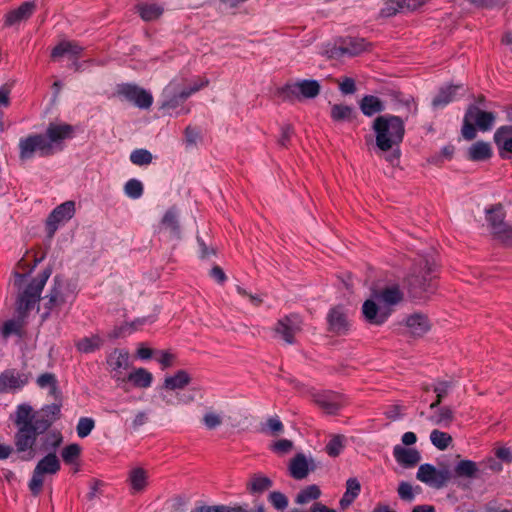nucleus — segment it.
<instances>
[{
  "label": "nucleus",
  "mask_w": 512,
  "mask_h": 512,
  "mask_svg": "<svg viewBox=\"0 0 512 512\" xmlns=\"http://www.w3.org/2000/svg\"><path fill=\"white\" fill-rule=\"evenodd\" d=\"M62 399L55 403L44 405L35 411L31 405L23 403L17 406L14 416V424L17 427L15 434V446L18 452H27L23 457L30 460L35 456L33 446L38 435L45 433L55 421L61 417Z\"/></svg>",
  "instance_id": "f257e3e1"
},
{
  "label": "nucleus",
  "mask_w": 512,
  "mask_h": 512,
  "mask_svg": "<svg viewBox=\"0 0 512 512\" xmlns=\"http://www.w3.org/2000/svg\"><path fill=\"white\" fill-rule=\"evenodd\" d=\"M404 287L414 300H425L437 290L436 265L427 257L415 259L410 272L404 280Z\"/></svg>",
  "instance_id": "f03ea898"
},
{
  "label": "nucleus",
  "mask_w": 512,
  "mask_h": 512,
  "mask_svg": "<svg viewBox=\"0 0 512 512\" xmlns=\"http://www.w3.org/2000/svg\"><path fill=\"white\" fill-rule=\"evenodd\" d=\"M372 129L375 132L376 146L383 152L399 146L405 134V124L399 116L380 115L373 121Z\"/></svg>",
  "instance_id": "7ed1b4c3"
},
{
  "label": "nucleus",
  "mask_w": 512,
  "mask_h": 512,
  "mask_svg": "<svg viewBox=\"0 0 512 512\" xmlns=\"http://www.w3.org/2000/svg\"><path fill=\"white\" fill-rule=\"evenodd\" d=\"M321 86L317 80H300L295 83H287L277 90L278 96L283 101H301L313 99L320 94Z\"/></svg>",
  "instance_id": "20e7f679"
},
{
  "label": "nucleus",
  "mask_w": 512,
  "mask_h": 512,
  "mask_svg": "<svg viewBox=\"0 0 512 512\" xmlns=\"http://www.w3.org/2000/svg\"><path fill=\"white\" fill-rule=\"evenodd\" d=\"M52 270L46 268L37 277H35L25 290L18 296L17 310L19 314L25 315L40 300L41 292L51 275Z\"/></svg>",
  "instance_id": "39448f33"
},
{
  "label": "nucleus",
  "mask_w": 512,
  "mask_h": 512,
  "mask_svg": "<svg viewBox=\"0 0 512 512\" xmlns=\"http://www.w3.org/2000/svg\"><path fill=\"white\" fill-rule=\"evenodd\" d=\"M61 469V464L54 452L48 453L36 465L28 487L31 494L36 497L40 495L44 484V475H54Z\"/></svg>",
  "instance_id": "423d86ee"
},
{
  "label": "nucleus",
  "mask_w": 512,
  "mask_h": 512,
  "mask_svg": "<svg viewBox=\"0 0 512 512\" xmlns=\"http://www.w3.org/2000/svg\"><path fill=\"white\" fill-rule=\"evenodd\" d=\"M19 158L22 161L32 159L37 153L40 157L52 156V148L46 141L44 134H30L19 140Z\"/></svg>",
  "instance_id": "0eeeda50"
},
{
  "label": "nucleus",
  "mask_w": 512,
  "mask_h": 512,
  "mask_svg": "<svg viewBox=\"0 0 512 512\" xmlns=\"http://www.w3.org/2000/svg\"><path fill=\"white\" fill-rule=\"evenodd\" d=\"M303 321L299 314L291 313L278 319L273 331L285 343L293 345L296 343V335L302 331Z\"/></svg>",
  "instance_id": "6e6552de"
},
{
  "label": "nucleus",
  "mask_w": 512,
  "mask_h": 512,
  "mask_svg": "<svg viewBox=\"0 0 512 512\" xmlns=\"http://www.w3.org/2000/svg\"><path fill=\"white\" fill-rule=\"evenodd\" d=\"M74 133V127L68 123H49L44 137L51 146L53 155L63 150L64 141L73 138Z\"/></svg>",
  "instance_id": "1a4fd4ad"
},
{
  "label": "nucleus",
  "mask_w": 512,
  "mask_h": 512,
  "mask_svg": "<svg viewBox=\"0 0 512 512\" xmlns=\"http://www.w3.org/2000/svg\"><path fill=\"white\" fill-rule=\"evenodd\" d=\"M451 477L448 468L437 470L433 465L427 463L420 465L416 474L419 481L436 489L446 486Z\"/></svg>",
  "instance_id": "9d476101"
},
{
  "label": "nucleus",
  "mask_w": 512,
  "mask_h": 512,
  "mask_svg": "<svg viewBox=\"0 0 512 512\" xmlns=\"http://www.w3.org/2000/svg\"><path fill=\"white\" fill-rule=\"evenodd\" d=\"M117 94L140 109H149L153 103L152 95L135 84L124 83L118 85Z\"/></svg>",
  "instance_id": "9b49d317"
},
{
  "label": "nucleus",
  "mask_w": 512,
  "mask_h": 512,
  "mask_svg": "<svg viewBox=\"0 0 512 512\" xmlns=\"http://www.w3.org/2000/svg\"><path fill=\"white\" fill-rule=\"evenodd\" d=\"M313 402L321 408L326 414H337L344 406L345 399L340 393L327 390L312 393Z\"/></svg>",
  "instance_id": "f8f14e48"
},
{
  "label": "nucleus",
  "mask_w": 512,
  "mask_h": 512,
  "mask_svg": "<svg viewBox=\"0 0 512 512\" xmlns=\"http://www.w3.org/2000/svg\"><path fill=\"white\" fill-rule=\"evenodd\" d=\"M107 365L116 381L125 382L124 372L130 367V354L126 349L115 348L107 357Z\"/></svg>",
  "instance_id": "ddd939ff"
},
{
  "label": "nucleus",
  "mask_w": 512,
  "mask_h": 512,
  "mask_svg": "<svg viewBox=\"0 0 512 512\" xmlns=\"http://www.w3.org/2000/svg\"><path fill=\"white\" fill-rule=\"evenodd\" d=\"M30 373H21L15 368L6 369L0 373V394L14 392L26 386Z\"/></svg>",
  "instance_id": "4468645a"
},
{
  "label": "nucleus",
  "mask_w": 512,
  "mask_h": 512,
  "mask_svg": "<svg viewBox=\"0 0 512 512\" xmlns=\"http://www.w3.org/2000/svg\"><path fill=\"white\" fill-rule=\"evenodd\" d=\"M75 213V204L73 201H66L57 206L48 216L46 229L49 238H52L58 229V225L68 221Z\"/></svg>",
  "instance_id": "2eb2a0df"
},
{
  "label": "nucleus",
  "mask_w": 512,
  "mask_h": 512,
  "mask_svg": "<svg viewBox=\"0 0 512 512\" xmlns=\"http://www.w3.org/2000/svg\"><path fill=\"white\" fill-rule=\"evenodd\" d=\"M393 309L378 305L374 300L368 299L362 305L364 319L372 325L380 326L390 317Z\"/></svg>",
  "instance_id": "dca6fc26"
},
{
  "label": "nucleus",
  "mask_w": 512,
  "mask_h": 512,
  "mask_svg": "<svg viewBox=\"0 0 512 512\" xmlns=\"http://www.w3.org/2000/svg\"><path fill=\"white\" fill-rule=\"evenodd\" d=\"M494 143L499 157L504 160L512 158V125H503L494 133Z\"/></svg>",
  "instance_id": "f3484780"
},
{
  "label": "nucleus",
  "mask_w": 512,
  "mask_h": 512,
  "mask_svg": "<svg viewBox=\"0 0 512 512\" xmlns=\"http://www.w3.org/2000/svg\"><path fill=\"white\" fill-rule=\"evenodd\" d=\"M328 330L332 333L342 335L348 331L349 323L343 306H336L330 309L327 315Z\"/></svg>",
  "instance_id": "a211bd4d"
},
{
  "label": "nucleus",
  "mask_w": 512,
  "mask_h": 512,
  "mask_svg": "<svg viewBox=\"0 0 512 512\" xmlns=\"http://www.w3.org/2000/svg\"><path fill=\"white\" fill-rule=\"evenodd\" d=\"M64 285L58 276L54 278V286L50 290L49 294L46 296L47 302L45 303V312L42 317L45 319L48 317L49 313L53 310H60L62 306L65 304L66 299L64 297Z\"/></svg>",
  "instance_id": "6ab92c4d"
},
{
  "label": "nucleus",
  "mask_w": 512,
  "mask_h": 512,
  "mask_svg": "<svg viewBox=\"0 0 512 512\" xmlns=\"http://www.w3.org/2000/svg\"><path fill=\"white\" fill-rule=\"evenodd\" d=\"M506 212L502 204H495L486 209V221L492 237L509 224L505 222Z\"/></svg>",
  "instance_id": "aec40b11"
},
{
  "label": "nucleus",
  "mask_w": 512,
  "mask_h": 512,
  "mask_svg": "<svg viewBox=\"0 0 512 512\" xmlns=\"http://www.w3.org/2000/svg\"><path fill=\"white\" fill-rule=\"evenodd\" d=\"M373 297L381 304V306H387L391 308L403 300L404 294L398 285H393L385 287L379 291H375L373 293Z\"/></svg>",
  "instance_id": "412c9836"
},
{
  "label": "nucleus",
  "mask_w": 512,
  "mask_h": 512,
  "mask_svg": "<svg viewBox=\"0 0 512 512\" xmlns=\"http://www.w3.org/2000/svg\"><path fill=\"white\" fill-rule=\"evenodd\" d=\"M466 114L482 131L490 130L496 118L493 112L483 111L475 105H470Z\"/></svg>",
  "instance_id": "4be33fe9"
},
{
  "label": "nucleus",
  "mask_w": 512,
  "mask_h": 512,
  "mask_svg": "<svg viewBox=\"0 0 512 512\" xmlns=\"http://www.w3.org/2000/svg\"><path fill=\"white\" fill-rule=\"evenodd\" d=\"M36 9L34 1L22 3L18 8L9 11L5 16V25L12 26L18 22L29 19Z\"/></svg>",
  "instance_id": "5701e85b"
},
{
  "label": "nucleus",
  "mask_w": 512,
  "mask_h": 512,
  "mask_svg": "<svg viewBox=\"0 0 512 512\" xmlns=\"http://www.w3.org/2000/svg\"><path fill=\"white\" fill-rule=\"evenodd\" d=\"M369 44L363 38L358 37H346L343 38L338 45V49L341 54L349 56H357L362 52L368 50Z\"/></svg>",
  "instance_id": "b1692460"
},
{
  "label": "nucleus",
  "mask_w": 512,
  "mask_h": 512,
  "mask_svg": "<svg viewBox=\"0 0 512 512\" xmlns=\"http://www.w3.org/2000/svg\"><path fill=\"white\" fill-rule=\"evenodd\" d=\"M406 326L410 329L411 333L416 336L424 335L431 328L428 316L423 313L409 315L406 319Z\"/></svg>",
  "instance_id": "393cba45"
},
{
  "label": "nucleus",
  "mask_w": 512,
  "mask_h": 512,
  "mask_svg": "<svg viewBox=\"0 0 512 512\" xmlns=\"http://www.w3.org/2000/svg\"><path fill=\"white\" fill-rule=\"evenodd\" d=\"M76 350L82 354H90L100 350L104 345V339L98 334H92L81 339L75 340Z\"/></svg>",
  "instance_id": "a878e982"
},
{
  "label": "nucleus",
  "mask_w": 512,
  "mask_h": 512,
  "mask_svg": "<svg viewBox=\"0 0 512 512\" xmlns=\"http://www.w3.org/2000/svg\"><path fill=\"white\" fill-rule=\"evenodd\" d=\"M396 461L404 467H413L421 460L420 453L416 449L404 448L399 445L393 451Z\"/></svg>",
  "instance_id": "bb28decb"
},
{
  "label": "nucleus",
  "mask_w": 512,
  "mask_h": 512,
  "mask_svg": "<svg viewBox=\"0 0 512 512\" xmlns=\"http://www.w3.org/2000/svg\"><path fill=\"white\" fill-rule=\"evenodd\" d=\"M83 50L84 48L75 41H62L53 48L51 57L56 59L65 55H70L78 59L81 56Z\"/></svg>",
  "instance_id": "cd10ccee"
},
{
  "label": "nucleus",
  "mask_w": 512,
  "mask_h": 512,
  "mask_svg": "<svg viewBox=\"0 0 512 512\" xmlns=\"http://www.w3.org/2000/svg\"><path fill=\"white\" fill-rule=\"evenodd\" d=\"M361 112L368 117L385 110L384 102L377 96L365 95L359 102Z\"/></svg>",
  "instance_id": "c85d7f7f"
},
{
  "label": "nucleus",
  "mask_w": 512,
  "mask_h": 512,
  "mask_svg": "<svg viewBox=\"0 0 512 512\" xmlns=\"http://www.w3.org/2000/svg\"><path fill=\"white\" fill-rule=\"evenodd\" d=\"M127 481L131 486L133 494L142 492L148 486V473L141 467L133 468L129 472Z\"/></svg>",
  "instance_id": "c756f323"
},
{
  "label": "nucleus",
  "mask_w": 512,
  "mask_h": 512,
  "mask_svg": "<svg viewBox=\"0 0 512 512\" xmlns=\"http://www.w3.org/2000/svg\"><path fill=\"white\" fill-rule=\"evenodd\" d=\"M290 475L297 480H302L309 473L308 462L304 454L299 453L293 457L289 465Z\"/></svg>",
  "instance_id": "7c9ffc66"
},
{
  "label": "nucleus",
  "mask_w": 512,
  "mask_h": 512,
  "mask_svg": "<svg viewBox=\"0 0 512 512\" xmlns=\"http://www.w3.org/2000/svg\"><path fill=\"white\" fill-rule=\"evenodd\" d=\"M36 384L44 389L49 388V395L55 400L62 399L61 391L58 388V380L55 374L46 372L38 376Z\"/></svg>",
  "instance_id": "2f4dec72"
},
{
  "label": "nucleus",
  "mask_w": 512,
  "mask_h": 512,
  "mask_svg": "<svg viewBox=\"0 0 512 512\" xmlns=\"http://www.w3.org/2000/svg\"><path fill=\"white\" fill-rule=\"evenodd\" d=\"M334 122H352L356 118V112L352 106L346 104H333L330 111Z\"/></svg>",
  "instance_id": "473e14b6"
},
{
  "label": "nucleus",
  "mask_w": 512,
  "mask_h": 512,
  "mask_svg": "<svg viewBox=\"0 0 512 512\" xmlns=\"http://www.w3.org/2000/svg\"><path fill=\"white\" fill-rule=\"evenodd\" d=\"M461 88V85H450L441 88L438 94L432 100L433 107H444L450 102H452L456 98L457 91Z\"/></svg>",
  "instance_id": "72a5a7b5"
},
{
  "label": "nucleus",
  "mask_w": 512,
  "mask_h": 512,
  "mask_svg": "<svg viewBox=\"0 0 512 512\" xmlns=\"http://www.w3.org/2000/svg\"><path fill=\"white\" fill-rule=\"evenodd\" d=\"M492 156V150L489 143L477 141L468 150V159L471 161H485Z\"/></svg>",
  "instance_id": "f704fd0d"
},
{
  "label": "nucleus",
  "mask_w": 512,
  "mask_h": 512,
  "mask_svg": "<svg viewBox=\"0 0 512 512\" xmlns=\"http://www.w3.org/2000/svg\"><path fill=\"white\" fill-rule=\"evenodd\" d=\"M168 231L172 236L179 237L180 226L176 211L171 208L166 211L161 222L159 231Z\"/></svg>",
  "instance_id": "c9c22d12"
},
{
  "label": "nucleus",
  "mask_w": 512,
  "mask_h": 512,
  "mask_svg": "<svg viewBox=\"0 0 512 512\" xmlns=\"http://www.w3.org/2000/svg\"><path fill=\"white\" fill-rule=\"evenodd\" d=\"M191 382V377L185 370H178L173 376H168L164 380L163 387L166 390L183 389Z\"/></svg>",
  "instance_id": "e433bc0d"
},
{
  "label": "nucleus",
  "mask_w": 512,
  "mask_h": 512,
  "mask_svg": "<svg viewBox=\"0 0 512 512\" xmlns=\"http://www.w3.org/2000/svg\"><path fill=\"white\" fill-rule=\"evenodd\" d=\"M140 17L146 21H154L161 17L164 12L162 6L156 3H140L136 6Z\"/></svg>",
  "instance_id": "4c0bfd02"
},
{
  "label": "nucleus",
  "mask_w": 512,
  "mask_h": 512,
  "mask_svg": "<svg viewBox=\"0 0 512 512\" xmlns=\"http://www.w3.org/2000/svg\"><path fill=\"white\" fill-rule=\"evenodd\" d=\"M152 380V374L144 368H137L126 376V381L138 388H148Z\"/></svg>",
  "instance_id": "58836bf2"
},
{
  "label": "nucleus",
  "mask_w": 512,
  "mask_h": 512,
  "mask_svg": "<svg viewBox=\"0 0 512 512\" xmlns=\"http://www.w3.org/2000/svg\"><path fill=\"white\" fill-rule=\"evenodd\" d=\"M477 464L472 460H460L454 467V474L461 478H477L478 477Z\"/></svg>",
  "instance_id": "ea45409f"
},
{
  "label": "nucleus",
  "mask_w": 512,
  "mask_h": 512,
  "mask_svg": "<svg viewBox=\"0 0 512 512\" xmlns=\"http://www.w3.org/2000/svg\"><path fill=\"white\" fill-rule=\"evenodd\" d=\"M453 387L452 381L438 380L432 390L436 394L435 400L430 404V409L435 410L438 408L443 400L448 396L450 389Z\"/></svg>",
  "instance_id": "a19ab883"
},
{
  "label": "nucleus",
  "mask_w": 512,
  "mask_h": 512,
  "mask_svg": "<svg viewBox=\"0 0 512 512\" xmlns=\"http://www.w3.org/2000/svg\"><path fill=\"white\" fill-rule=\"evenodd\" d=\"M436 412L430 417L435 425L449 427L454 420V411L450 406H439Z\"/></svg>",
  "instance_id": "79ce46f5"
},
{
  "label": "nucleus",
  "mask_w": 512,
  "mask_h": 512,
  "mask_svg": "<svg viewBox=\"0 0 512 512\" xmlns=\"http://www.w3.org/2000/svg\"><path fill=\"white\" fill-rule=\"evenodd\" d=\"M321 496V490L320 488L315 485H309L305 488H303L296 496L295 502L297 504L303 505L307 504L311 501L317 500Z\"/></svg>",
  "instance_id": "37998d69"
},
{
  "label": "nucleus",
  "mask_w": 512,
  "mask_h": 512,
  "mask_svg": "<svg viewBox=\"0 0 512 512\" xmlns=\"http://www.w3.org/2000/svg\"><path fill=\"white\" fill-rule=\"evenodd\" d=\"M284 431L282 421L277 417H270L266 420L265 424L261 427V432L271 436H278Z\"/></svg>",
  "instance_id": "c03bdc74"
},
{
  "label": "nucleus",
  "mask_w": 512,
  "mask_h": 512,
  "mask_svg": "<svg viewBox=\"0 0 512 512\" xmlns=\"http://www.w3.org/2000/svg\"><path fill=\"white\" fill-rule=\"evenodd\" d=\"M430 440L439 450H445L452 442V437L446 432L435 429L430 434Z\"/></svg>",
  "instance_id": "a18cd8bd"
},
{
  "label": "nucleus",
  "mask_w": 512,
  "mask_h": 512,
  "mask_svg": "<svg viewBox=\"0 0 512 512\" xmlns=\"http://www.w3.org/2000/svg\"><path fill=\"white\" fill-rule=\"evenodd\" d=\"M81 455V447L79 444L72 443L63 448L61 457L65 464H74Z\"/></svg>",
  "instance_id": "49530a36"
},
{
  "label": "nucleus",
  "mask_w": 512,
  "mask_h": 512,
  "mask_svg": "<svg viewBox=\"0 0 512 512\" xmlns=\"http://www.w3.org/2000/svg\"><path fill=\"white\" fill-rule=\"evenodd\" d=\"M272 481L266 476H253L249 490L251 493H262L272 487Z\"/></svg>",
  "instance_id": "de8ad7c7"
},
{
  "label": "nucleus",
  "mask_w": 512,
  "mask_h": 512,
  "mask_svg": "<svg viewBox=\"0 0 512 512\" xmlns=\"http://www.w3.org/2000/svg\"><path fill=\"white\" fill-rule=\"evenodd\" d=\"M153 156L146 149H135L130 154V161L137 166L149 165Z\"/></svg>",
  "instance_id": "09e8293b"
},
{
  "label": "nucleus",
  "mask_w": 512,
  "mask_h": 512,
  "mask_svg": "<svg viewBox=\"0 0 512 512\" xmlns=\"http://www.w3.org/2000/svg\"><path fill=\"white\" fill-rule=\"evenodd\" d=\"M143 191L144 189L141 181L134 178L128 180L124 185L125 194L132 199L140 198L143 195Z\"/></svg>",
  "instance_id": "8fccbe9b"
},
{
  "label": "nucleus",
  "mask_w": 512,
  "mask_h": 512,
  "mask_svg": "<svg viewBox=\"0 0 512 512\" xmlns=\"http://www.w3.org/2000/svg\"><path fill=\"white\" fill-rule=\"evenodd\" d=\"M62 441L63 437L60 432L49 433L43 438L42 449L44 451L51 450L55 453V450L60 446Z\"/></svg>",
  "instance_id": "3c124183"
},
{
  "label": "nucleus",
  "mask_w": 512,
  "mask_h": 512,
  "mask_svg": "<svg viewBox=\"0 0 512 512\" xmlns=\"http://www.w3.org/2000/svg\"><path fill=\"white\" fill-rule=\"evenodd\" d=\"M403 11L399 0H385L384 6L379 12V16L382 18H388L396 15L398 12Z\"/></svg>",
  "instance_id": "603ef678"
},
{
  "label": "nucleus",
  "mask_w": 512,
  "mask_h": 512,
  "mask_svg": "<svg viewBox=\"0 0 512 512\" xmlns=\"http://www.w3.org/2000/svg\"><path fill=\"white\" fill-rule=\"evenodd\" d=\"M95 427V421L90 417H81L78 421L76 431L80 438L87 437Z\"/></svg>",
  "instance_id": "864d4df0"
},
{
  "label": "nucleus",
  "mask_w": 512,
  "mask_h": 512,
  "mask_svg": "<svg viewBox=\"0 0 512 512\" xmlns=\"http://www.w3.org/2000/svg\"><path fill=\"white\" fill-rule=\"evenodd\" d=\"M293 449V442L288 439H280L270 445V450L278 455L289 453Z\"/></svg>",
  "instance_id": "5fc2aeb1"
},
{
  "label": "nucleus",
  "mask_w": 512,
  "mask_h": 512,
  "mask_svg": "<svg viewBox=\"0 0 512 512\" xmlns=\"http://www.w3.org/2000/svg\"><path fill=\"white\" fill-rule=\"evenodd\" d=\"M202 422L207 429L212 430L222 424V417L216 412L209 411L204 414Z\"/></svg>",
  "instance_id": "6e6d98bb"
},
{
  "label": "nucleus",
  "mask_w": 512,
  "mask_h": 512,
  "mask_svg": "<svg viewBox=\"0 0 512 512\" xmlns=\"http://www.w3.org/2000/svg\"><path fill=\"white\" fill-rule=\"evenodd\" d=\"M461 132L462 136L466 140H473L476 137V125L470 118H468V115L466 113L463 119V126Z\"/></svg>",
  "instance_id": "4d7b16f0"
},
{
  "label": "nucleus",
  "mask_w": 512,
  "mask_h": 512,
  "mask_svg": "<svg viewBox=\"0 0 512 512\" xmlns=\"http://www.w3.org/2000/svg\"><path fill=\"white\" fill-rule=\"evenodd\" d=\"M343 448V441L341 436L333 437L326 445V452L331 457H337Z\"/></svg>",
  "instance_id": "13d9d810"
},
{
  "label": "nucleus",
  "mask_w": 512,
  "mask_h": 512,
  "mask_svg": "<svg viewBox=\"0 0 512 512\" xmlns=\"http://www.w3.org/2000/svg\"><path fill=\"white\" fill-rule=\"evenodd\" d=\"M195 512H245V510L242 509L241 507L230 508L225 505H214V506L203 505V506L197 507Z\"/></svg>",
  "instance_id": "bf43d9fd"
},
{
  "label": "nucleus",
  "mask_w": 512,
  "mask_h": 512,
  "mask_svg": "<svg viewBox=\"0 0 512 512\" xmlns=\"http://www.w3.org/2000/svg\"><path fill=\"white\" fill-rule=\"evenodd\" d=\"M493 239L499 241L504 246L512 247V226L508 225L501 231H497Z\"/></svg>",
  "instance_id": "052dcab7"
},
{
  "label": "nucleus",
  "mask_w": 512,
  "mask_h": 512,
  "mask_svg": "<svg viewBox=\"0 0 512 512\" xmlns=\"http://www.w3.org/2000/svg\"><path fill=\"white\" fill-rule=\"evenodd\" d=\"M269 501L277 510H284L288 506L287 497L278 491L269 494Z\"/></svg>",
  "instance_id": "680f3d73"
},
{
  "label": "nucleus",
  "mask_w": 512,
  "mask_h": 512,
  "mask_svg": "<svg viewBox=\"0 0 512 512\" xmlns=\"http://www.w3.org/2000/svg\"><path fill=\"white\" fill-rule=\"evenodd\" d=\"M397 492H398L400 499H402L404 501L411 502L415 498V495L413 493V487L408 482H405V481L400 482Z\"/></svg>",
  "instance_id": "e2e57ef3"
},
{
  "label": "nucleus",
  "mask_w": 512,
  "mask_h": 512,
  "mask_svg": "<svg viewBox=\"0 0 512 512\" xmlns=\"http://www.w3.org/2000/svg\"><path fill=\"white\" fill-rule=\"evenodd\" d=\"M293 134H294V129L291 124L283 125L281 127V135H280V138L278 139V144L281 147L287 148Z\"/></svg>",
  "instance_id": "0e129e2a"
},
{
  "label": "nucleus",
  "mask_w": 512,
  "mask_h": 512,
  "mask_svg": "<svg viewBox=\"0 0 512 512\" xmlns=\"http://www.w3.org/2000/svg\"><path fill=\"white\" fill-rule=\"evenodd\" d=\"M159 357L157 361L160 363L162 370L170 368L174 365L176 356L169 351H158Z\"/></svg>",
  "instance_id": "69168bd1"
},
{
  "label": "nucleus",
  "mask_w": 512,
  "mask_h": 512,
  "mask_svg": "<svg viewBox=\"0 0 512 512\" xmlns=\"http://www.w3.org/2000/svg\"><path fill=\"white\" fill-rule=\"evenodd\" d=\"M21 326L14 320L6 321L1 329V334L4 338L9 337L12 334H20Z\"/></svg>",
  "instance_id": "338daca9"
},
{
  "label": "nucleus",
  "mask_w": 512,
  "mask_h": 512,
  "mask_svg": "<svg viewBox=\"0 0 512 512\" xmlns=\"http://www.w3.org/2000/svg\"><path fill=\"white\" fill-rule=\"evenodd\" d=\"M346 491L357 498L361 491L360 482L356 478H349L346 481Z\"/></svg>",
  "instance_id": "774afa93"
}]
</instances>
